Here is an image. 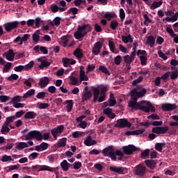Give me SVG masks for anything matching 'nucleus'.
<instances>
[{
    "label": "nucleus",
    "mask_w": 178,
    "mask_h": 178,
    "mask_svg": "<svg viewBox=\"0 0 178 178\" xmlns=\"http://www.w3.org/2000/svg\"><path fill=\"white\" fill-rule=\"evenodd\" d=\"M140 63L143 66L147 65V60H148V58H147L146 56H140Z\"/></svg>",
    "instance_id": "obj_47"
},
{
    "label": "nucleus",
    "mask_w": 178,
    "mask_h": 178,
    "mask_svg": "<svg viewBox=\"0 0 178 178\" xmlns=\"http://www.w3.org/2000/svg\"><path fill=\"white\" fill-rule=\"evenodd\" d=\"M10 99V97L6 95H0L1 102H8Z\"/></svg>",
    "instance_id": "obj_53"
},
{
    "label": "nucleus",
    "mask_w": 178,
    "mask_h": 178,
    "mask_svg": "<svg viewBox=\"0 0 178 178\" xmlns=\"http://www.w3.org/2000/svg\"><path fill=\"white\" fill-rule=\"evenodd\" d=\"M62 43L63 44V47H67V44H69V39L67 38V36H63L61 37Z\"/></svg>",
    "instance_id": "obj_50"
},
{
    "label": "nucleus",
    "mask_w": 178,
    "mask_h": 178,
    "mask_svg": "<svg viewBox=\"0 0 178 178\" xmlns=\"http://www.w3.org/2000/svg\"><path fill=\"white\" fill-rule=\"evenodd\" d=\"M37 118V113L34 111H28L24 115V119H35Z\"/></svg>",
    "instance_id": "obj_18"
},
{
    "label": "nucleus",
    "mask_w": 178,
    "mask_h": 178,
    "mask_svg": "<svg viewBox=\"0 0 178 178\" xmlns=\"http://www.w3.org/2000/svg\"><path fill=\"white\" fill-rule=\"evenodd\" d=\"M65 104H67V112H72V110L73 109V100H66Z\"/></svg>",
    "instance_id": "obj_29"
},
{
    "label": "nucleus",
    "mask_w": 178,
    "mask_h": 178,
    "mask_svg": "<svg viewBox=\"0 0 178 178\" xmlns=\"http://www.w3.org/2000/svg\"><path fill=\"white\" fill-rule=\"evenodd\" d=\"M62 62L63 63L64 67H67V66L70 65H75L76 63V60L73 58H62Z\"/></svg>",
    "instance_id": "obj_14"
},
{
    "label": "nucleus",
    "mask_w": 178,
    "mask_h": 178,
    "mask_svg": "<svg viewBox=\"0 0 178 178\" xmlns=\"http://www.w3.org/2000/svg\"><path fill=\"white\" fill-rule=\"evenodd\" d=\"M46 95H47V92H40L37 94L36 98H38V99H44V98H45Z\"/></svg>",
    "instance_id": "obj_48"
},
{
    "label": "nucleus",
    "mask_w": 178,
    "mask_h": 178,
    "mask_svg": "<svg viewBox=\"0 0 178 178\" xmlns=\"http://www.w3.org/2000/svg\"><path fill=\"white\" fill-rule=\"evenodd\" d=\"M84 144L85 145H86V147H91V145H97V140H92V137H91V136H89L84 140Z\"/></svg>",
    "instance_id": "obj_15"
},
{
    "label": "nucleus",
    "mask_w": 178,
    "mask_h": 178,
    "mask_svg": "<svg viewBox=\"0 0 178 178\" xmlns=\"http://www.w3.org/2000/svg\"><path fill=\"white\" fill-rule=\"evenodd\" d=\"M14 160L12 159V156H8L6 154L3 155L1 159V162H10Z\"/></svg>",
    "instance_id": "obj_39"
},
{
    "label": "nucleus",
    "mask_w": 178,
    "mask_h": 178,
    "mask_svg": "<svg viewBox=\"0 0 178 178\" xmlns=\"http://www.w3.org/2000/svg\"><path fill=\"white\" fill-rule=\"evenodd\" d=\"M131 94V98H138V92L137 91V89L134 88L132 90Z\"/></svg>",
    "instance_id": "obj_55"
},
{
    "label": "nucleus",
    "mask_w": 178,
    "mask_h": 178,
    "mask_svg": "<svg viewBox=\"0 0 178 178\" xmlns=\"http://www.w3.org/2000/svg\"><path fill=\"white\" fill-rule=\"evenodd\" d=\"M101 49H102V43L101 42H97L92 48V54L94 55H98L101 52Z\"/></svg>",
    "instance_id": "obj_11"
},
{
    "label": "nucleus",
    "mask_w": 178,
    "mask_h": 178,
    "mask_svg": "<svg viewBox=\"0 0 178 178\" xmlns=\"http://www.w3.org/2000/svg\"><path fill=\"white\" fill-rule=\"evenodd\" d=\"M92 27L90 26V24H84L83 26H78V31L75 32L74 37L76 38V40H80L81 38H83L84 35H87L88 33L92 31Z\"/></svg>",
    "instance_id": "obj_2"
},
{
    "label": "nucleus",
    "mask_w": 178,
    "mask_h": 178,
    "mask_svg": "<svg viewBox=\"0 0 178 178\" xmlns=\"http://www.w3.org/2000/svg\"><path fill=\"white\" fill-rule=\"evenodd\" d=\"M40 30L36 31L35 33L33 34L32 38L35 44H38V42L40 41Z\"/></svg>",
    "instance_id": "obj_23"
},
{
    "label": "nucleus",
    "mask_w": 178,
    "mask_h": 178,
    "mask_svg": "<svg viewBox=\"0 0 178 178\" xmlns=\"http://www.w3.org/2000/svg\"><path fill=\"white\" fill-rule=\"evenodd\" d=\"M149 156V149H146L143 152L141 153V158H147Z\"/></svg>",
    "instance_id": "obj_63"
},
{
    "label": "nucleus",
    "mask_w": 178,
    "mask_h": 178,
    "mask_svg": "<svg viewBox=\"0 0 178 178\" xmlns=\"http://www.w3.org/2000/svg\"><path fill=\"white\" fill-rule=\"evenodd\" d=\"M33 66H34V62L33 60L29 62L26 65H24L25 70H30V69H33Z\"/></svg>",
    "instance_id": "obj_46"
},
{
    "label": "nucleus",
    "mask_w": 178,
    "mask_h": 178,
    "mask_svg": "<svg viewBox=\"0 0 178 178\" xmlns=\"http://www.w3.org/2000/svg\"><path fill=\"white\" fill-rule=\"evenodd\" d=\"M145 163L149 169H154V168H155L156 163L154 160H146L145 161Z\"/></svg>",
    "instance_id": "obj_31"
},
{
    "label": "nucleus",
    "mask_w": 178,
    "mask_h": 178,
    "mask_svg": "<svg viewBox=\"0 0 178 178\" xmlns=\"http://www.w3.org/2000/svg\"><path fill=\"white\" fill-rule=\"evenodd\" d=\"M19 21H14L10 22H7L3 25V27L5 28L6 31L7 33H10L12 31L15 30V29H17L19 27Z\"/></svg>",
    "instance_id": "obj_6"
},
{
    "label": "nucleus",
    "mask_w": 178,
    "mask_h": 178,
    "mask_svg": "<svg viewBox=\"0 0 178 178\" xmlns=\"http://www.w3.org/2000/svg\"><path fill=\"white\" fill-rule=\"evenodd\" d=\"M108 47H109L110 51H111V52H115L116 46L115 45V43L113 42V41H111V40L108 41Z\"/></svg>",
    "instance_id": "obj_44"
},
{
    "label": "nucleus",
    "mask_w": 178,
    "mask_h": 178,
    "mask_svg": "<svg viewBox=\"0 0 178 178\" xmlns=\"http://www.w3.org/2000/svg\"><path fill=\"white\" fill-rule=\"evenodd\" d=\"M101 92L100 94L106 95V92H108V91L109 90V88L106 86H103L102 88H100Z\"/></svg>",
    "instance_id": "obj_54"
},
{
    "label": "nucleus",
    "mask_w": 178,
    "mask_h": 178,
    "mask_svg": "<svg viewBox=\"0 0 178 178\" xmlns=\"http://www.w3.org/2000/svg\"><path fill=\"white\" fill-rule=\"evenodd\" d=\"M99 70L102 73H104V74H107V76H111V72H109V70H108V68L106 66L99 65Z\"/></svg>",
    "instance_id": "obj_32"
},
{
    "label": "nucleus",
    "mask_w": 178,
    "mask_h": 178,
    "mask_svg": "<svg viewBox=\"0 0 178 178\" xmlns=\"http://www.w3.org/2000/svg\"><path fill=\"white\" fill-rule=\"evenodd\" d=\"M122 40L124 42V44L133 42V38H131V35H128L127 36L122 35Z\"/></svg>",
    "instance_id": "obj_30"
},
{
    "label": "nucleus",
    "mask_w": 178,
    "mask_h": 178,
    "mask_svg": "<svg viewBox=\"0 0 178 178\" xmlns=\"http://www.w3.org/2000/svg\"><path fill=\"white\" fill-rule=\"evenodd\" d=\"M51 134L56 140L58 138V134H60L56 128H54L51 130Z\"/></svg>",
    "instance_id": "obj_59"
},
{
    "label": "nucleus",
    "mask_w": 178,
    "mask_h": 178,
    "mask_svg": "<svg viewBox=\"0 0 178 178\" xmlns=\"http://www.w3.org/2000/svg\"><path fill=\"white\" fill-rule=\"evenodd\" d=\"M67 13H72V15H77V13H79V8L76 7L70 8L67 10Z\"/></svg>",
    "instance_id": "obj_41"
},
{
    "label": "nucleus",
    "mask_w": 178,
    "mask_h": 178,
    "mask_svg": "<svg viewBox=\"0 0 178 178\" xmlns=\"http://www.w3.org/2000/svg\"><path fill=\"white\" fill-rule=\"evenodd\" d=\"M114 63H115V65H120V63H122V56H117L114 58Z\"/></svg>",
    "instance_id": "obj_61"
},
{
    "label": "nucleus",
    "mask_w": 178,
    "mask_h": 178,
    "mask_svg": "<svg viewBox=\"0 0 178 178\" xmlns=\"http://www.w3.org/2000/svg\"><path fill=\"white\" fill-rule=\"evenodd\" d=\"M145 131V129H137L135 131H127L125 132V136H140Z\"/></svg>",
    "instance_id": "obj_13"
},
{
    "label": "nucleus",
    "mask_w": 178,
    "mask_h": 178,
    "mask_svg": "<svg viewBox=\"0 0 178 178\" xmlns=\"http://www.w3.org/2000/svg\"><path fill=\"white\" fill-rule=\"evenodd\" d=\"M39 109H47V108H49V104L48 103H41L39 106Z\"/></svg>",
    "instance_id": "obj_60"
},
{
    "label": "nucleus",
    "mask_w": 178,
    "mask_h": 178,
    "mask_svg": "<svg viewBox=\"0 0 178 178\" xmlns=\"http://www.w3.org/2000/svg\"><path fill=\"white\" fill-rule=\"evenodd\" d=\"M35 94V90L34 89H30L28 90L22 97L24 99L26 98H30V97H32V95H34Z\"/></svg>",
    "instance_id": "obj_27"
},
{
    "label": "nucleus",
    "mask_w": 178,
    "mask_h": 178,
    "mask_svg": "<svg viewBox=\"0 0 178 178\" xmlns=\"http://www.w3.org/2000/svg\"><path fill=\"white\" fill-rule=\"evenodd\" d=\"M101 94V91L98 88H93V102L95 104L97 101H98L99 98V95Z\"/></svg>",
    "instance_id": "obj_17"
},
{
    "label": "nucleus",
    "mask_w": 178,
    "mask_h": 178,
    "mask_svg": "<svg viewBox=\"0 0 178 178\" xmlns=\"http://www.w3.org/2000/svg\"><path fill=\"white\" fill-rule=\"evenodd\" d=\"M103 113L106 116H108V115H111L112 113V108H107L103 110Z\"/></svg>",
    "instance_id": "obj_64"
},
{
    "label": "nucleus",
    "mask_w": 178,
    "mask_h": 178,
    "mask_svg": "<svg viewBox=\"0 0 178 178\" xmlns=\"http://www.w3.org/2000/svg\"><path fill=\"white\" fill-rule=\"evenodd\" d=\"M113 151V147L108 146V147L104 148L102 152L104 156H109L111 155V152H112Z\"/></svg>",
    "instance_id": "obj_20"
},
{
    "label": "nucleus",
    "mask_w": 178,
    "mask_h": 178,
    "mask_svg": "<svg viewBox=\"0 0 178 178\" xmlns=\"http://www.w3.org/2000/svg\"><path fill=\"white\" fill-rule=\"evenodd\" d=\"M35 138L37 141H42V134L40 131H31L25 136V140H30Z\"/></svg>",
    "instance_id": "obj_3"
},
{
    "label": "nucleus",
    "mask_w": 178,
    "mask_h": 178,
    "mask_svg": "<svg viewBox=\"0 0 178 178\" xmlns=\"http://www.w3.org/2000/svg\"><path fill=\"white\" fill-rule=\"evenodd\" d=\"M48 147H49V144L45 142H42V143H40V148L42 151H45V149H48Z\"/></svg>",
    "instance_id": "obj_57"
},
{
    "label": "nucleus",
    "mask_w": 178,
    "mask_h": 178,
    "mask_svg": "<svg viewBox=\"0 0 178 178\" xmlns=\"http://www.w3.org/2000/svg\"><path fill=\"white\" fill-rule=\"evenodd\" d=\"M123 152L125 155H133L134 152L140 151V148L136 147L134 145H129L128 146H124L122 147Z\"/></svg>",
    "instance_id": "obj_5"
},
{
    "label": "nucleus",
    "mask_w": 178,
    "mask_h": 178,
    "mask_svg": "<svg viewBox=\"0 0 178 178\" xmlns=\"http://www.w3.org/2000/svg\"><path fill=\"white\" fill-rule=\"evenodd\" d=\"M165 145H166V143H157L155 145V149H156V151H159V152H162L163 147H165Z\"/></svg>",
    "instance_id": "obj_33"
},
{
    "label": "nucleus",
    "mask_w": 178,
    "mask_h": 178,
    "mask_svg": "<svg viewBox=\"0 0 178 178\" xmlns=\"http://www.w3.org/2000/svg\"><path fill=\"white\" fill-rule=\"evenodd\" d=\"M162 3H163V1H154L150 6V9L152 10H154V9H156V8H159V6H161Z\"/></svg>",
    "instance_id": "obj_28"
},
{
    "label": "nucleus",
    "mask_w": 178,
    "mask_h": 178,
    "mask_svg": "<svg viewBox=\"0 0 178 178\" xmlns=\"http://www.w3.org/2000/svg\"><path fill=\"white\" fill-rule=\"evenodd\" d=\"M114 127H117L118 129H124L127 127L130 129L131 127V123L127 121L126 118H121L117 120V123L114 124Z\"/></svg>",
    "instance_id": "obj_4"
},
{
    "label": "nucleus",
    "mask_w": 178,
    "mask_h": 178,
    "mask_svg": "<svg viewBox=\"0 0 178 178\" xmlns=\"http://www.w3.org/2000/svg\"><path fill=\"white\" fill-rule=\"evenodd\" d=\"M146 42L147 44H148V45H149L150 48H152V47L155 45V37H154L153 35H149L147 38Z\"/></svg>",
    "instance_id": "obj_21"
},
{
    "label": "nucleus",
    "mask_w": 178,
    "mask_h": 178,
    "mask_svg": "<svg viewBox=\"0 0 178 178\" xmlns=\"http://www.w3.org/2000/svg\"><path fill=\"white\" fill-rule=\"evenodd\" d=\"M178 77V71H173L171 72L170 79L171 80H175Z\"/></svg>",
    "instance_id": "obj_62"
},
{
    "label": "nucleus",
    "mask_w": 178,
    "mask_h": 178,
    "mask_svg": "<svg viewBox=\"0 0 178 178\" xmlns=\"http://www.w3.org/2000/svg\"><path fill=\"white\" fill-rule=\"evenodd\" d=\"M147 119H152V120H159L161 118L157 114H152L147 116Z\"/></svg>",
    "instance_id": "obj_56"
},
{
    "label": "nucleus",
    "mask_w": 178,
    "mask_h": 178,
    "mask_svg": "<svg viewBox=\"0 0 178 178\" xmlns=\"http://www.w3.org/2000/svg\"><path fill=\"white\" fill-rule=\"evenodd\" d=\"M24 148H29V145L25 142H19L17 146V149H24Z\"/></svg>",
    "instance_id": "obj_37"
},
{
    "label": "nucleus",
    "mask_w": 178,
    "mask_h": 178,
    "mask_svg": "<svg viewBox=\"0 0 178 178\" xmlns=\"http://www.w3.org/2000/svg\"><path fill=\"white\" fill-rule=\"evenodd\" d=\"M10 67H12V63H7L3 67V73H8L10 70Z\"/></svg>",
    "instance_id": "obj_40"
},
{
    "label": "nucleus",
    "mask_w": 178,
    "mask_h": 178,
    "mask_svg": "<svg viewBox=\"0 0 178 178\" xmlns=\"http://www.w3.org/2000/svg\"><path fill=\"white\" fill-rule=\"evenodd\" d=\"M124 62L127 63V65H130L131 62H133V60L131 57H130L129 55L124 56Z\"/></svg>",
    "instance_id": "obj_42"
},
{
    "label": "nucleus",
    "mask_w": 178,
    "mask_h": 178,
    "mask_svg": "<svg viewBox=\"0 0 178 178\" xmlns=\"http://www.w3.org/2000/svg\"><path fill=\"white\" fill-rule=\"evenodd\" d=\"M135 175L140 177L145 175V166L143 164H139L136 167Z\"/></svg>",
    "instance_id": "obj_8"
},
{
    "label": "nucleus",
    "mask_w": 178,
    "mask_h": 178,
    "mask_svg": "<svg viewBox=\"0 0 178 178\" xmlns=\"http://www.w3.org/2000/svg\"><path fill=\"white\" fill-rule=\"evenodd\" d=\"M81 49L77 48L74 51V55L78 59H81L84 56V54H83V52L81 51Z\"/></svg>",
    "instance_id": "obj_24"
},
{
    "label": "nucleus",
    "mask_w": 178,
    "mask_h": 178,
    "mask_svg": "<svg viewBox=\"0 0 178 178\" xmlns=\"http://www.w3.org/2000/svg\"><path fill=\"white\" fill-rule=\"evenodd\" d=\"M50 9L53 13H56L59 10V6L56 4H51L50 6Z\"/></svg>",
    "instance_id": "obj_43"
},
{
    "label": "nucleus",
    "mask_w": 178,
    "mask_h": 178,
    "mask_svg": "<svg viewBox=\"0 0 178 178\" xmlns=\"http://www.w3.org/2000/svg\"><path fill=\"white\" fill-rule=\"evenodd\" d=\"M10 131V128H9V125H6V124H3L1 129V134L6 135Z\"/></svg>",
    "instance_id": "obj_25"
},
{
    "label": "nucleus",
    "mask_w": 178,
    "mask_h": 178,
    "mask_svg": "<svg viewBox=\"0 0 178 178\" xmlns=\"http://www.w3.org/2000/svg\"><path fill=\"white\" fill-rule=\"evenodd\" d=\"M69 165H70V163H67V160H63V162L60 163V166L64 172L69 170Z\"/></svg>",
    "instance_id": "obj_26"
},
{
    "label": "nucleus",
    "mask_w": 178,
    "mask_h": 178,
    "mask_svg": "<svg viewBox=\"0 0 178 178\" xmlns=\"http://www.w3.org/2000/svg\"><path fill=\"white\" fill-rule=\"evenodd\" d=\"M49 66H51V63L47 61L46 60H44V61L42 62V63L39 65V69H40L41 70H43V69L44 67H49Z\"/></svg>",
    "instance_id": "obj_35"
},
{
    "label": "nucleus",
    "mask_w": 178,
    "mask_h": 178,
    "mask_svg": "<svg viewBox=\"0 0 178 178\" xmlns=\"http://www.w3.org/2000/svg\"><path fill=\"white\" fill-rule=\"evenodd\" d=\"M17 53L13 51V49H10L8 51L3 54V56H5L7 60H10V62L15 60V56Z\"/></svg>",
    "instance_id": "obj_10"
},
{
    "label": "nucleus",
    "mask_w": 178,
    "mask_h": 178,
    "mask_svg": "<svg viewBox=\"0 0 178 178\" xmlns=\"http://www.w3.org/2000/svg\"><path fill=\"white\" fill-rule=\"evenodd\" d=\"M15 120H16V117H15V115L8 117L4 122V124L9 126V124H10V123H13Z\"/></svg>",
    "instance_id": "obj_34"
},
{
    "label": "nucleus",
    "mask_w": 178,
    "mask_h": 178,
    "mask_svg": "<svg viewBox=\"0 0 178 178\" xmlns=\"http://www.w3.org/2000/svg\"><path fill=\"white\" fill-rule=\"evenodd\" d=\"M108 106H115L116 105V99H115V95L113 93L110 94L109 99H108Z\"/></svg>",
    "instance_id": "obj_19"
},
{
    "label": "nucleus",
    "mask_w": 178,
    "mask_h": 178,
    "mask_svg": "<svg viewBox=\"0 0 178 178\" xmlns=\"http://www.w3.org/2000/svg\"><path fill=\"white\" fill-rule=\"evenodd\" d=\"M119 27V22L116 20H112L110 22V28L111 30H116Z\"/></svg>",
    "instance_id": "obj_36"
},
{
    "label": "nucleus",
    "mask_w": 178,
    "mask_h": 178,
    "mask_svg": "<svg viewBox=\"0 0 178 178\" xmlns=\"http://www.w3.org/2000/svg\"><path fill=\"white\" fill-rule=\"evenodd\" d=\"M21 101H22V96H15L13 98L10 104H13L14 105L15 104L21 102Z\"/></svg>",
    "instance_id": "obj_38"
},
{
    "label": "nucleus",
    "mask_w": 178,
    "mask_h": 178,
    "mask_svg": "<svg viewBox=\"0 0 178 178\" xmlns=\"http://www.w3.org/2000/svg\"><path fill=\"white\" fill-rule=\"evenodd\" d=\"M105 19H107V20L111 21L113 17H115V15L111 13L106 12V14L104 15Z\"/></svg>",
    "instance_id": "obj_52"
},
{
    "label": "nucleus",
    "mask_w": 178,
    "mask_h": 178,
    "mask_svg": "<svg viewBox=\"0 0 178 178\" xmlns=\"http://www.w3.org/2000/svg\"><path fill=\"white\" fill-rule=\"evenodd\" d=\"M70 80L72 86H77V83H79V79H77V78L75 76H70Z\"/></svg>",
    "instance_id": "obj_51"
},
{
    "label": "nucleus",
    "mask_w": 178,
    "mask_h": 178,
    "mask_svg": "<svg viewBox=\"0 0 178 178\" xmlns=\"http://www.w3.org/2000/svg\"><path fill=\"white\" fill-rule=\"evenodd\" d=\"M109 169L111 172H113L114 173H118V175H126L127 172V168L124 167H118L114 165L111 166Z\"/></svg>",
    "instance_id": "obj_7"
},
{
    "label": "nucleus",
    "mask_w": 178,
    "mask_h": 178,
    "mask_svg": "<svg viewBox=\"0 0 178 178\" xmlns=\"http://www.w3.org/2000/svg\"><path fill=\"white\" fill-rule=\"evenodd\" d=\"M67 141V138H62L61 139H59V140L56 143L55 147H56L57 148H62L63 147H66Z\"/></svg>",
    "instance_id": "obj_16"
},
{
    "label": "nucleus",
    "mask_w": 178,
    "mask_h": 178,
    "mask_svg": "<svg viewBox=\"0 0 178 178\" xmlns=\"http://www.w3.org/2000/svg\"><path fill=\"white\" fill-rule=\"evenodd\" d=\"M92 97V93H91V91L83 92L82 95V102H86V101H88V99H91Z\"/></svg>",
    "instance_id": "obj_22"
},
{
    "label": "nucleus",
    "mask_w": 178,
    "mask_h": 178,
    "mask_svg": "<svg viewBox=\"0 0 178 178\" xmlns=\"http://www.w3.org/2000/svg\"><path fill=\"white\" fill-rule=\"evenodd\" d=\"M143 80H144V77L139 76L137 79H135L133 81L132 86H137V84H138V83H141V81H143Z\"/></svg>",
    "instance_id": "obj_58"
},
{
    "label": "nucleus",
    "mask_w": 178,
    "mask_h": 178,
    "mask_svg": "<svg viewBox=\"0 0 178 178\" xmlns=\"http://www.w3.org/2000/svg\"><path fill=\"white\" fill-rule=\"evenodd\" d=\"M160 134H166L169 130V127H159Z\"/></svg>",
    "instance_id": "obj_49"
},
{
    "label": "nucleus",
    "mask_w": 178,
    "mask_h": 178,
    "mask_svg": "<svg viewBox=\"0 0 178 178\" xmlns=\"http://www.w3.org/2000/svg\"><path fill=\"white\" fill-rule=\"evenodd\" d=\"M138 99L137 97L131 98L128 103V106L132 109H139L145 112V113H149V112H155V107L152 106V104L148 101L142 100L137 102Z\"/></svg>",
    "instance_id": "obj_1"
},
{
    "label": "nucleus",
    "mask_w": 178,
    "mask_h": 178,
    "mask_svg": "<svg viewBox=\"0 0 178 178\" xmlns=\"http://www.w3.org/2000/svg\"><path fill=\"white\" fill-rule=\"evenodd\" d=\"M161 108L165 112H170V111H175L177 108L175 104L166 103L162 104Z\"/></svg>",
    "instance_id": "obj_9"
},
{
    "label": "nucleus",
    "mask_w": 178,
    "mask_h": 178,
    "mask_svg": "<svg viewBox=\"0 0 178 178\" xmlns=\"http://www.w3.org/2000/svg\"><path fill=\"white\" fill-rule=\"evenodd\" d=\"M19 79V75L16 74H12L10 76L7 78L8 81H13V80H17Z\"/></svg>",
    "instance_id": "obj_45"
},
{
    "label": "nucleus",
    "mask_w": 178,
    "mask_h": 178,
    "mask_svg": "<svg viewBox=\"0 0 178 178\" xmlns=\"http://www.w3.org/2000/svg\"><path fill=\"white\" fill-rule=\"evenodd\" d=\"M48 84H49V78H48V76L41 78L38 83V86H40V88H45Z\"/></svg>",
    "instance_id": "obj_12"
}]
</instances>
